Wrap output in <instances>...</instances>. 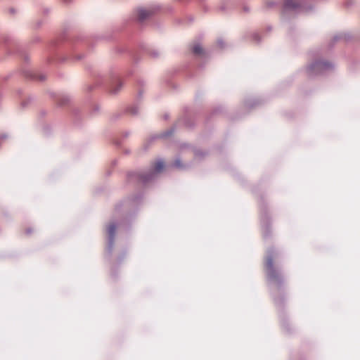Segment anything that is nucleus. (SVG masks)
I'll list each match as a JSON object with an SVG mask.
<instances>
[{"label": "nucleus", "instance_id": "nucleus-1", "mask_svg": "<svg viewBox=\"0 0 360 360\" xmlns=\"http://www.w3.org/2000/svg\"><path fill=\"white\" fill-rule=\"evenodd\" d=\"M164 162L162 160L157 161L148 171L130 172L127 175L128 181L137 182L146 185L155 180L158 174L164 169Z\"/></svg>", "mask_w": 360, "mask_h": 360}, {"label": "nucleus", "instance_id": "nucleus-2", "mask_svg": "<svg viewBox=\"0 0 360 360\" xmlns=\"http://www.w3.org/2000/svg\"><path fill=\"white\" fill-rule=\"evenodd\" d=\"M276 255V252L274 248H270L267 250L265 261V270L269 283L275 285L277 288H280L283 283V278L274 266L273 260Z\"/></svg>", "mask_w": 360, "mask_h": 360}, {"label": "nucleus", "instance_id": "nucleus-3", "mask_svg": "<svg viewBox=\"0 0 360 360\" xmlns=\"http://www.w3.org/2000/svg\"><path fill=\"white\" fill-rule=\"evenodd\" d=\"M103 80L107 83L109 91L112 94H117L122 88L121 72L117 68L110 69L106 77Z\"/></svg>", "mask_w": 360, "mask_h": 360}, {"label": "nucleus", "instance_id": "nucleus-4", "mask_svg": "<svg viewBox=\"0 0 360 360\" xmlns=\"http://www.w3.org/2000/svg\"><path fill=\"white\" fill-rule=\"evenodd\" d=\"M334 68L332 63L326 60H316L307 68V73L309 77L323 75Z\"/></svg>", "mask_w": 360, "mask_h": 360}, {"label": "nucleus", "instance_id": "nucleus-5", "mask_svg": "<svg viewBox=\"0 0 360 360\" xmlns=\"http://www.w3.org/2000/svg\"><path fill=\"white\" fill-rule=\"evenodd\" d=\"M311 6H307L304 2L297 3L293 0H285L283 6V12L295 11L296 13L308 12L311 10Z\"/></svg>", "mask_w": 360, "mask_h": 360}, {"label": "nucleus", "instance_id": "nucleus-6", "mask_svg": "<svg viewBox=\"0 0 360 360\" xmlns=\"http://www.w3.org/2000/svg\"><path fill=\"white\" fill-rule=\"evenodd\" d=\"M119 226V224L116 222H111L107 226V233L108 236V245L106 248V251L109 255H111L114 248L115 244V231L117 228Z\"/></svg>", "mask_w": 360, "mask_h": 360}, {"label": "nucleus", "instance_id": "nucleus-7", "mask_svg": "<svg viewBox=\"0 0 360 360\" xmlns=\"http://www.w3.org/2000/svg\"><path fill=\"white\" fill-rule=\"evenodd\" d=\"M142 108L140 102H134L132 104L127 106L125 109V112L136 117L139 116L141 114Z\"/></svg>", "mask_w": 360, "mask_h": 360}, {"label": "nucleus", "instance_id": "nucleus-8", "mask_svg": "<svg viewBox=\"0 0 360 360\" xmlns=\"http://www.w3.org/2000/svg\"><path fill=\"white\" fill-rule=\"evenodd\" d=\"M153 10L150 8H140L137 12V18L140 22H143L153 15Z\"/></svg>", "mask_w": 360, "mask_h": 360}, {"label": "nucleus", "instance_id": "nucleus-9", "mask_svg": "<svg viewBox=\"0 0 360 360\" xmlns=\"http://www.w3.org/2000/svg\"><path fill=\"white\" fill-rule=\"evenodd\" d=\"M25 75L27 77H30L33 79H36L40 82L44 81L46 78V75L43 73L32 72V71H26L25 72Z\"/></svg>", "mask_w": 360, "mask_h": 360}, {"label": "nucleus", "instance_id": "nucleus-10", "mask_svg": "<svg viewBox=\"0 0 360 360\" xmlns=\"http://www.w3.org/2000/svg\"><path fill=\"white\" fill-rule=\"evenodd\" d=\"M192 53L198 57H205L206 56V52L201 46L200 44H195L193 46L191 49Z\"/></svg>", "mask_w": 360, "mask_h": 360}, {"label": "nucleus", "instance_id": "nucleus-11", "mask_svg": "<svg viewBox=\"0 0 360 360\" xmlns=\"http://www.w3.org/2000/svg\"><path fill=\"white\" fill-rule=\"evenodd\" d=\"M70 97L68 95L62 94L57 97L56 101L60 106L67 105L70 101Z\"/></svg>", "mask_w": 360, "mask_h": 360}, {"label": "nucleus", "instance_id": "nucleus-12", "mask_svg": "<svg viewBox=\"0 0 360 360\" xmlns=\"http://www.w3.org/2000/svg\"><path fill=\"white\" fill-rule=\"evenodd\" d=\"M174 129L173 127L170 128V129H167V131H165V132H162L160 134L152 136L151 141L154 140V139H157L167 138L168 136H170L174 133Z\"/></svg>", "mask_w": 360, "mask_h": 360}, {"label": "nucleus", "instance_id": "nucleus-13", "mask_svg": "<svg viewBox=\"0 0 360 360\" xmlns=\"http://www.w3.org/2000/svg\"><path fill=\"white\" fill-rule=\"evenodd\" d=\"M146 53L153 59H157L161 56V52L157 49H149Z\"/></svg>", "mask_w": 360, "mask_h": 360}, {"label": "nucleus", "instance_id": "nucleus-14", "mask_svg": "<svg viewBox=\"0 0 360 360\" xmlns=\"http://www.w3.org/2000/svg\"><path fill=\"white\" fill-rule=\"evenodd\" d=\"M172 167H176L177 169H183L186 168V166L181 163V161L179 158H176L174 162L172 163Z\"/></svg>", "mask_w": 360, "mask_h": 360}, {"label": "nucleus", "instance_id": "nucleus-15", "mask_svg": "<svg viewBox=\"0 0 360 360\" xmlns=\"http://www.w3.org/2000/svg\"><path fill=\"white\" fill-rule=\"evenodd\" d=\"M71 58L74 60L79 61L84 58V55L83 53H74V55H72Z\"/></svg>", "mask_w": 360, "mask_h": 360}, {"label": "nucleus", "instance_id": "nucleus-16", "mask_svg": "<svg viewBox=\"0 0 360 360\" xmlns=\"http://www.w3.org/2000/svg\"><path fill=\"white\" fill-rule=\"evenodd\" d=\"M226 1H228V0H221V4L219 5V8L221 11H225L226 10Z\"/></svg>", "mask_w": 360, "mask_h": 360}, {"label": "nucleus", "instance_id": "nucleus-17", "mask_svg": "<svg viewBox=\"0 0 360 360\" xmlns=\"http://www.w3.org/2000/svg\"><path fill=\"white\" fill-rule=\"evenodd\" d=\"M143 91L141 90H140L138 93V95L136 96V101L135 102H140L141 99L143 97Z\"/></svg>", "mask_w": 360, "mask_h": 360}, {"label": "nucleus", "instance_id": "nucleus-18", "mask_svg": "<svg viewBox=\"0 0 360 360\" xmlns=\"http://www.w3.org/2000/svg\"><path fill=\"white\" fill-rule=\"evenodd\" d=\"M252 38H253V39H254L255 41H257V42H259V41H260V40H261V39H260V36H259V34H257V33H254V34H252Z\"/></svg>", "mask_w": 360, "mask_h": 360}, {"label": "nucleus", "instance_id": "nucleus-19", "mask_svg": "<svg viewBox=\"0 0 360 360\" xmlns=\"http://www.w3.org/2000/svg\"><path fill=\"white\" fill-rule=\"evenodd\" d=\"M32 101V98L28 97L26 98V100L22 101V107H25L29 102Z\"/></svg>", "mask_w": 360, "mask_h": 360}, {"label": "nucleus", "instance_id": "nucleus-20", "mask_svg": "<svg viewBox=\"0 0 360 360\" xmlns=\"http://www.w3.org/2000/svg\"><path fill=\"white\" fill-rule=\"evenodd\" d=\"M217 46L221 49L224 48V41L222 39H218L217 40Z\"/></svg>", "mask_w": 360, "mask_h": 360}, {"label": "nucleus", "instance_id": "nucleus-21", "mask_svg": "<svg viewBox=\"0 0 360 360\" xmlns=\"http://www.w3.org/2000/svg\"><path fill=\"white\" fill-rule=\"evenodd\" d=\"M341 36L340 35H336L333 38V42H335V41H338V40H340L341 39Z\"/></svg>", "mask_w": 360, "mask_h": 360}, {"label": "nucleus", "instance_id": "nucleus-22", "mask_svg": "<svg viewBox=\"0 0 360 360\" xmlns=\"http://www.w3.org/2000/svg\"><path fill=\"white\" fill-rule=\"evenodd\" d=\"M275 4H276V3L274 1H269L267 3V6L271 7V6H274Z\"/></svg>", "mask_w": 360, "mask_h": 360}, {"label": "nucleus", "instance_id": "nucleus-23", "mask_svg": "<svg viewBox=\"0 0 360 360\" xmlns=\"http://www.w3.org/2000/svg\"><path fill=\"white\" fill-rule=\"evenodd\" d=\"M129 134H130V132L127 131V132H125V133L124 134V136L125 137H127Z\"/></svg>", "mask_w": 360, "mask_h": 360}, {"label": "nucleus", "instance_id": "nucleus-24", "mask_svg": "<svg viewBox=\"0 0 360 360\" xmlns=\"http://www.w3.org/2000/svg\"><path fill=\"white\" fill-rule=\"evenodd\" d=\"M137 198H138V197H135V198L133 199V200H134V201H136V200H138V199H137Z\"/></svg>", "mask_w": 360, "mask_h": 360}, {"label": "nucleus", "instance_id": "nucleus-25", "mask_svg": "<svg viewBox=\"0 0 360 360\" xmlns=\"http://www.w3.org/2000/svg\"><path fill=\"white\" fill-rule=\"evenodd\" d=\"M26 232H27V233H30L31 232V231H30V229H27V230L26 231Z\"/></svg>", "mask_w": 360, "mask_h": 360}, {"label": "nucleus", "instance_id": "nucleus-26", "mask_svg": "<svg viewBox=\"0 0 360 360\" xmlns=\"http://www.w3.org/2000/svg\"><path fill=\"white\" fill-rule=\"evenodd\" d=\"M99 108L98 106L95 107V110H98Z\"/></svg>", "mask_w": 360, "mask_h": 360}, {"label": "nucleus", "instance_id": "nucleus-27", "mask_svg": "<svg viewBox=\"0 0 360 360\" xmlns=\"http://www.w3.org/2000/svg\"><path fill=\"white\" fill-rule=\"evenodd\" d=\"M10 11H11V13H14V9L11 8V9L10 10Z\"/></svg>", "mask_w": 360, "mask_h": 360}, {"label": "nucleus", "instance_id": "nucleus-28", "mask_svg": "<svg viewBox=\"0 0 360 360\" xmlns=\"http://www.w3.org/2000/svg\"><path fill=\"white\" fill-rule=\"evenodd\" d=\"M244 9H245V11H248V8H246V7H245V8H244Z\"/></svg>", "mask_w": 360, "mask_h": 360}, {"label": "nucleus", "instance_id": "nucleus-29", "mask_svg": "<svg viewBox=\"0 0 360 360\" xmlns=\"http://www.w3.org/2000/svg\"><path fill=\"white\" fill-rule=\"evenodd\" d=\"M264 237H266V233H264Z\"/></svg>", "mask_w": 360, "mask_h": 360}]
</instances>
